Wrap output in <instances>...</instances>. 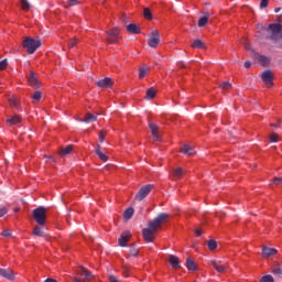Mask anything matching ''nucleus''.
<instances>
[{"label":"nucleus","instance_id":"ea45409f","mask_svg":"<svg viewBox=\"0 0 282 282\" xmlns=\"http://www.w3.org/2000/svg\"><path fill=\"white\" fill-rule=\"evenodd\" d=\"M78 43H79L78 39H76V37L70 39V40L68 41V47H69V50H72V47H76V45H78Z\"/></svg>","mask_w":282,"mask_h":282},{"label":"nucleus","instance_id":"9d476101","mask_svg":"<svg viewBox=\"0 0 282 282\" xmlns=\"http://www.w3.org/2000/svg\"><path fill=\"white\" fill-rule=\"evenodd\" d=\"M28 83L30 87H33V89H40L41 83L36 78V75L33 73V70L30 72V75L28 76Z\"/></svg>","mask_w":282,"mask_h":282},{"label":"nucleus","instance_id":"f704fd0d","mask_svg":"<svg viewBox=\"0 0 282 282\" xmlns=\"http://www.w3.org/2000/svg\"><path fill=\"white\" fill-rule=\"evenodd\" d=\"M33 235H35V237H45V232H43L39 226L33 228Z\"/></svg>","mask_w":282,"mask_h":282},{"label":"nucleus","instance_id":"49530a36","mask_svg":"<svg viewBox=\"0 0 282 282\" xmlns=\"http://www.w3.org/2000/svg\"><path fill=\"white\" fill-rule=\"evenodd\" d=\"M269 139H270V142H279V134L273 132L269 135Z\"/></svg>","mask_w":282,"mask_h":282},{"label":"nucleus","instance_id":"b1692460","mask_svg":"<svg viewBox=\"0 0 282 282\" xmlns=\"http://www.w3.org/2000/svg\"><path fill=\"white\" fill-rule=\"evenodd\" d=\"M181 153H183L184 155H195V150L191 148V145L185 144L182 147Z\"/></svg>","mask_w":282,"mask_h":282},{"label":"nucleus","instance_id":"393cba45","mask_svg":"<svg viewBox=\"0 0 282 282\" xmlns=\"http://www.w3.org/2000/svg\"><path fill=\"white\" fill-rule=\"evenodd\" d=\"M41 98H43V93H41V90L34 91L31 96V100L34 105H36V102H41Z\"/></svg>","mask_w":282,"mask_h":282},{"label":"nucleus","instance_id":"2eb2a0df","mask_svg":"<svg viewBox=\"0 0 282 282\" xmlns=\"http://www.w3.org/2000/svg\"><path fill=\"white\" fill-rule=\"evenodd\" d=\"M254 61L257 63H260L263 67H268L270 65V57L261 55V54H254Z\"/></svg>","mask_w":282,"mask_h":282},{"label":"nucleus","instance_id":"a878e982","mask_svg":"<svg viewBox=\"0 0 282 282\" xmlns=\"http://www.w3.org/2000/svg\"><path fill=\"white\" fill-rule=\"evenodd\" d=\"M96 120H98V117L95 116L91 112L86 113L85 119L83 120V122H86L87 124H89V122H96Z\"/></svg>","mask_w":282,"mask_h":282},{"label":"nucleus","instance_id":"473e14b6","mask_svg":"<svg viewBox=\"0 0 282 282\" xmlns=\"http://www.w3.org/2000/svg\"><path fill=\"white\" fill-rule=\"evenodd\" d=\"M133 207H129L128 209H126L123 213L124 219H131L133 217Z\"/></svg>","mask_w":282,"mask_h":282},{"label":"nucleus","instance_id":"aec40b11","mask_svg":"<svg viewBox=\"0 0 282 282\" xmlns=\"http://www.w3.org/2000/svg\"><path fill=\"white\" fill-rule=\"evenodd\" d=\"M100 149H101V147L97 145V148L95 149L96 155H98V158H99V160H101V162H108L109 156L107 154L102 153V151Z\"/></svg>","mask_w":282,"mask_h":282},{"label":"nucleus","instance_id":"dca6fc26","mask_svg":"<svg viewBox=\"0 0 282 282\" xmlns=\"http://www.w3.org/2000/svg\"><path fill=\"white\" fill-rule=\"evenodd\" d=\"M96 85L100 88H109L111 85H113V79L110 77H105L104 79L96 82Z\"/></svg>","mask_w":282,"mask_h":282},{"label":"nucleus","instance_id":"20e7f679","mask_svg":"<svg viewBox=\"0 0 282 282\" xmlns=\"http://www.w3.org/2000/svg\"><path fill=\"white\" fill-rule=\"evenodd\" d=\"M282 25L279 23H272L268 26L269 39L271 41H279L281 39Z\"/></svg>","mask_w":282,"mask_h":282},{"label":"nucleus","instance_id":"bb28decb","mask_svg":"<svg viewBox=\"0 0 282 282\" xmlns=\"http://www.w3.org/2000/svg\"><path fill=\"white\" fill-rule=\"evenodd\" d=\"M186 268H187V270L195 272V270H197V264L195 263V261L191 260V258H187L186 259Z\"/></svg>","mask_w":282,"mask_h":282},{"label":"nucleus","instance_id":"4468645a","mask_svg":"<svg viewBox=\"0 0 282 282\" xmlns=\"http://www.w3.org/2000/svg\"><path fill=\"white\" fill-rule=\"evenodd\" d=\"M210 265L216 270V272H219V274H224L226 270H228V267L226 264H221V261L214 260L210 262Z\"/></svg>","mask_w":282,"mask_h":282},{"label":"nucleus","instance_id":"6e6d98bb","mask_svg":"<svg viewBox=\"0 0 282 282\" xmlns=\"http://www.w3.org/2000/svg\"><path fill=\"white\" fill-rule=\"evenodd\" d=\"M251 65H252V64L250 63V61L245 62V67H246L247 69H250Z\"/></svg>","mask_w":282,"mask_h":282},{"label":"nucleus","instance_id":"13d9d810","mask_svg":"<svg viewBox=\"0 0 282 282\" xmlns=\"http://www.w3.org/2000/svg\"><path fill=\"white\" fill-rule=\"evenodd\" d=\"M74 281H75V282H85L84 280L78 279V278H74Z\"/></svg>","mask_w":282,"mask_h":282},{"label":"nucleus","instance_id":"603ef678","mask_svg":"<svg viewBox=\"0 0 282 282\" xmlns=\"http://www.w3.org/2000/svg\"><path fill=\"white\" fill-rule=\"evenodd\" d=\"M3 215H8V209L6 207H0V217H3Z\"/></svg>","mask_w":282,"mask_h":282},{"label":"nucleus","instance_id":"6e6552de","mask_svg":"<svg viewBox=\"0 0 282 282\" xmlns=\"http://www.w3.org/2000/svg\"><path fill=\"white\" fill-rule=\"evenodd\" d=\"M0 276L7 279V281H14L17 279V273L10 268L8 269H0Z\"/></svg>","mask_w":282,"mask_h":282},{"label":"nucleus","instance_id":"9b49d317","mask_svg":"<svg viewBox=\"0 0 282 282\" xmlns=\"http://www.w3.org/2000/svg\"><path fill=\"white\" fill-rule=\"evenodd\" d=\"M129 239H131V231H123L118 239V243L121 248H127V243H129Z\"/></svg>","mask_w":282,"mask_h":282},{"label":"nucleus","instance_id":"c85d7f7f","mask_svg":"<svg viewBox=\"0 0 282 282\" xmlns=\"http://www.w3.org/2000/svg\"><path fill=\"white\" fill-rule=\"evenodd\" d=\"M19 122H21V117H19L18 115H14V116H12L11 118H9L8 120H7V123L8 124H19Z\"/></svg>","mask_w":282,"mask_h":282},{"label":"nucleus","instance_id":"052dcab7","mask_svg":"<svg viewBox=\"0 0 282 282\" xmlns=\"http://www.w3.org/2000/svg\"><path fill=\"white\" fill-rule=\"evenodd\" d=\"M246 50H250V46L248 44H245Z\"/></svg>","mask_w":282,"mask_h":282},{"label":"nucleus","instance_id":"5701e85b","mask_svg":"<svg viewBox=\"0 0 282 282\" xmlns=\"http://www.w3.org/2000/svg\"><path fill=\"white\" fill-rule=\"evenodd\" d=\"M272 274L274 276H282V262H278L272 267Z\"/></svg>","mask_w":282,"mask_h":282},{"label":"nucleus","instance_id":"864d4df0","mask_svg":"<svg viewBox=\"0 0 282 282\" xmlns=\"http://www.w3.org/2000/svg\"><path fill=\"white\" fill-rule=\"evenodd\" d=\"M272 184H282V176L281 177H274L272 181Z\"/></svg>","mask_w":282,"mask_h":282},{"label":"nucleus","instance_id":"ddd939ff","mask_svg":"<svg viewBox=\"0 0 282 282\" xmlns=\"http://www.w3.org/2000/svg\"><path fill=\"white\" fill-rule=\"evenodd\" d=\"M149 129L152 133L153 140H155V142H160V140H161V138H160V128H158V124L149 123Z\"/></svg>","mask_w":282,"mask_h":282},{"label":"nucleus","instance_id":"0eeeda50","mask_svg":"<svg viewBox=\"0 0 282 282\" xmlns=\"http://www.w3.org/2000/svg\"><path fill=\"white\" fill-rule=\"evenodd\" d=\"M149 36L148 45L150 47H158V45H160V32L153 31Z\"/></svg>","mask_w":282,"mask_h":282},{"label":"nucleus","instance_id":"423d86ee","mask_svg":"<svg viewBox=\"0 0 282 282\" xmlns=\"http://www.w3.org/2000/svg\"><path fill=\"white\" fill-rule=\"evenodd\" d=\"M153 188H154L153 184L143 185L139 189L138 194L135 195L137 202H142L149 195V193H151V191H153Z\"/></svg>","mask_w":282,"mask_h":282},{"label":"nucleus","instance_id":"412c9836","mask_svg":"<svg viewBox=\"0 0 282 282\" xmlns=\"http://www.w3.org/2000/svg\"><path fill=\"white\" fill-rule=\"evenodd\" d=\"M169 263L171 264L172 268H180V258H177L176 256L170 254L169 256Z\"/></svg>","mask_w":282,"mask_h":282},{"label":"nucleus","instance_id":"a18cd8bd","mask_svg":"<svg viewBox=\"0 0 282 282\" xmlns=\"http://www.w3.org/2000/svg\"><path fill=\"white\" fill-rule=\"evenodd\" d=\"M220 89H225L228 90L230 89V87H232V84H230L229 82H224L223 84H220Z\"/></svg>","mask_w":282,"mask_h":282},{"label":"nucleus","instance_id":"72a5a7b5","mask_svg":"<svg viewBox=\"0 0 282 282\" xmlns=\"http://www.w3.org/2000/svg\"><path fill=\"white\" fill-rule=\"evenodd\" d=\"M149 74V66H143L139 69V78H144Z\"/></svg>","mask_w":282,"mask_h":282},{"label":"nucleus","instance_id":"c9c22d12","mask_svg":"<svg viewBox=\"0 0 282 282\" xmlns=\"http://www.w3.org/2000/svg\"><path fill=\"white\" fill-rule=\"evenodd\" d=\"M143 15L144 19H148V21H151V19H153V13H151V9L149 8L143 9Z\"/></svg>","mask_w":282,"mask_h":282},{"label":"nucleus","instance_id":"f03ea898","mask_svg":"<svg viewBox=\"0 0 282 282\" xmlns=\"http://www.w3.org/2000/svg\"><path fill=\"white\" fill-rule=\"evenodd\" d=\"M167 218H169V214L166 213L159 214V217L154 218L152 221L149 223V228L152 229L154 232H158L162 224H164Z\"/></svg>","mask_w":282,"mask_h":282},{"label":"nucleus","instance_id":"4c0bfd02","mask_svg":"<svg viewBox=\"0 0 282 282\" xmlns=\"http://www.w3.org/2000/svg\"><path fill=\"white\" fill-rule=\"evenodd\" d=\"M21 8L22 10L28 11L30 8H32V4H30L28 0H21Z\"/></svg>","mask_w":282,"mask_h":282},{"label":"nucleus","instance_id":"3c124183","mask_svg":"<svg viewBox=\"0 0 282 282\" xmlns=\"http://www.w3.org/2000/svg\"><path fill=\"white\" fill-rule=\"evenodd\" d=\"M108 281L109 282H120V279L116 275H109L108 276Z\"/></svg>","mask_w":282,"mask_h":282},{"label":"nucleus","instance_id":"f257e3e1","mask_svg":"<svg viewBox=\"0 0 282 282\" xmlns=\"http://www.w3.org/2000/svg\"><path fill=\"white\" fill-rule=\"evenodd\" d=\"M22 45L23 47H25L28 54H34V52H36V48L41 47V40L25 37Z\"/></svg>","mask_w":282,"mask_h":282},{"label":"nucleus","instance_id":"a211bd4d","mask_svg":"<svg viewBox=\"0 0 282 282\" xmlns=\"http://www.w3.org/2000/svg\"><path fill=\"white\" fill-rule=\"evenodd\" d=\"M274 254H276V249L269 248V247H262L263 259H268V257H274Z\"/></svg>","mask_w":282,"mask_h":282},{"label":"nucleus","instance_id":"5fc2aeb1","mask_svg":"<svg viewBox=\"0 0 282 282\" xmlns=\"http://www.w3.org/2000/svg\"><path fill=\"white\" fill-rule=\"evenodd\" d=\"M121 21H122V23H129V18L126 14H123L121 17Z\"/></svg>","mask_w":282,"mask_h":282},{"label":"nucleus","instance_id":"6ab92c4d","mask_svg":"<svg viewBox=\"0 0 282 282\" xmlns=\"http://www.w3.org/2000/svg\"><path fill=\"white\" fill-rule=\"evenodd\" d=\"M126 30L130 34H140V26H138V24H135V23L128 24L126 26Z\"/></svg>","mask_w":282,"mask_h":282},{"label":"nucleus","instance_id":"e433bc0d","mask_svg":"<svg viewBox=\"0 0 282 282\" xmlns=\"http://www.w3.org/2000/svg\"><path fill=\"white\" fill-rule=\"evenodd\" d=\"M174 177H182L184 175V169L182 167H176L173 171Z\"/></svg>","mask_w":282,"mask_h":282},{"label":"nucleus","instance_id":"de8ad7c7","mask_svg":"<svg viewBox=\"0 0 282 282\" xmlns=\"http://www.w3.org/2000/svg\"><path fill=\"white\" fill-rule=\"evenodd\" d=\"M6 67H8V59L4 58L0 62V72H3V69H6Z\"/></svg>","mask_w":282,"mask_h":282},{"label":"nucleus","instance_id":"7c9ffc66","mask_svg":"<svg viewBox=\"0 0 282 282\" xmlns=\"http://www.w3.org/2000/svg\"><path fill=\"white\" fill-rule=\"evenodd\" d=\"M79 274H82V276H85V279H91V276H94L91 272H89V270L85 269V267H82L79 269Z\"/></svg>","mask_w":282,"mask_h":282},{"label":"nucleus","instance_id":"58836bf2","mask_svg":"<svg viewBox=\"0 0 282 282\" xmlns=\"http://www.w3.org/2000/svg\"><path fill=\"white\" fill-rule=\"evenodd\" d=\"M9 102L11 107H15V109H19V101L17 100V97L12 96L9 98Z\"/></svg>","mask_w":282,"mask_h":282},{"label":"nucleus","instance_id":"bf43d9fd","mask_svg":"<svg viewBox=\"0 0 282 282\" xmlns=\"http://www.w3.org/2000/svg\"><path fill=\"white\" fill-rule=\"evenodd\" d=\"M274 12H275V13L281 12V8H275V9H274Z\"/></svg>","mask_w":282,"mask_h":282},{"label":"nucleus","instance_id":"c756f323","mask_svg":"<svg viewBox=\"0 0 282 282\" xmlns=\"http://www.w3.org/2000/svg\"><path fill=\"white\" fill-rule=\"evenodd\" d=\"M192 47H196L197 50H204L206 44L202 40H195L192 44Z\"/></svg>","mask_w":282,"mask_h":282},{"label":"nucleus","instance_id":"4be33fe9","mask_svg":"<svg viewBox=\"0 0 282 282\" xmlns=\"http://www.w3.org/2000/svg\"><path fill=\"white\" fill-rule=\"evenodd\" d=\"M156 95L158 90H155V88L153 87H150L145 91V100H153V98H155Z\"/></svg>","mask_w":282,"mask_h":282},{"label":"nucleus","instance_id":"f3484780","mask_svg":"<svg viewBox=\"0 0 282 282\" xmlns=\"http://www.w3.org/2000/svg\"><path fill=\"white\" fill-rule=\"evenodd\" d=\"M208 19H210V12L206 11L198 20V28H206L208 25Z\"/></svg>","mask_w":282,"mask_h":282},{"label":"nucleus","instance_id":"39448f33","mask_svg":"<svg viewBox=\"0 0 282 282\" xmlns=\"http://www.w3.org/2000/svg\"><path fill=\"white\" fill-rule=\"evenodd\" d=\"M107 36H109L106 41L111 45L118 43V39H120V28H112L110 31H106Z\"/></svg>","mask_w":282,"mask_h":282},{"label":"nucleus","instance_id":"8fccbe9b","mask_svg":"<svg viewBox=\"0 0 282 282\" xmlns=\"http://www.w3.org/2000/svg\"><path fill=\"white\" fill-rule=\"evenodd\" d=\"M269 0H261L260 2V9L264 10V8H268Z\"/></svg>","mask_w":282,"mask_h":282},{"label":"nucleus","instance_id":"09e8293b","mask_svg":"<svg viewBox=\"0 0 282 282\" xmlns=\"http://www.w3.org/2000/svg\"><path fill=\"white\" fill-rule=\"evenodd\" d=\"M1 235L2 237H12V231L10 229H3Z\"/></svg>","mask_w":282,"mask_h":282},{"label":"nucleus","instance_id":"a19ab883","mask_svg":"<svg viewBox=\"0 0 282 282\" xmlns=\"http://www.w3.org/2000/svg\"><path fill=\"white\" fill-rule=\"evenodd\" d=\"M260 282H274V278L271 274L263 275Z\"/></svg>","mask_w":282,"mask_h":282},{"label":"nucleus","instance_id":"7ed1b4c3","mask_svg":"<svg viewBox=\"0 0 282 282\" xmlns=\"http://www.w3.org/2000/svg\"><path fill=\"white\" fill-rule=\"evenodd\" d=\"M33 219L39 226H45L46 221V209L43 206H40L33 210Z\"/></svg>","mask_w":282,"mask_h":282},{"label":"nucleus","instance_id":"4d7b16f0","mask_svg":"<svg viewBox=\"0 0 282 282\" xmlns=\"http://www.w3.org/2000/svg\"><path fill=\"white\" fill-rule=\"evenodd\" d=\"M195 232H196V236H197V237H202V230L196 229V231H195Z\"/></svg>","mask_w":282,"mask_h":282},{"label":"nucleus","instance_id":"1a4fd4ad","mask_svg":"<svg viewBox=\"0 0 282 282\" xmlns=\"http://www.w3.org/2000/svg\"><path fill=\"white\" fill-rule=\"evenodd\" d=\"M155 232H156V231H153V229H150V227L143 229V230H142L143 239H144L148 243H153V240L155 239Z\"/></svg>","mask_w":282,"mask_h":282},{"label":"nucleus","instance_id":"f8f14e48","mask_svg":"<svg viewBox=\"0 0 282 282\" xmlns=\"http://www.w3.org/2000/svg\"><path fill=\"white\" fill-rule=\"evenodd\" d=\"M261 79L268 85V87H272V80H274V77H272V70H264L262 73Z\"/></svg>","mask_w":282,"mask_h":282},{"label":"nucleus","instance_id":"c03bdc74","mask_svg":"<svg viewBox=\"0 0 282 282\" xmlns=\"http://www.w3.org/2000/svg\"><path fill=\"white\" fill-rule=\"evenodd\" d=\"M106 135H107V130H106V129H104V130H101V131L99 132V142H100V143H104V142H105Z\"/></svg>","mask_w":282,"mask_h":282},{"label":"nucleus","instance_id":"2f4dec72","mask_svg":"<svg viewBox=\"0 0 282 282\" xmlns=\"http://www.w3.org/2000/svg\"><path fill=\"white\" fill-rule=\"evenodd\" d=\"M78 3H80L78 0H67L63 6L67 10L69 8H74V6H78Z\"/></svg>","mask_w":282,"mask_h":282},{"label":"nucleus","instance_id":"37998d69","mask_svg":"<svg viewBox=\"0 0 282 282\" xmlns=\"http://www.w3.org/2000/svg\"><path fill=\"white\" fill-rule=\"evenodd\" d=\"M140 252V249H138V247H135V246H132L131 248H130V254H131V257H138V253Z\"/></svg>","mask_w":282,"mask_h":282},{"label":"nucleus","instance_id":"79ce46f5","mask_svg":"<svg viewBox=\"0 0 282 282\" xmlns=\"http://www.w3.org/2000/svg\"><path fill=\"white\" fill-rule=\"evenodd\" d=\"M207 246L209 250H217V241L215 240H208Z\"/></svg>","mask_w":282,"mask_h":282},{"label":"nucleus","instance_id":"cd10ccee","mask_svg":"<svg viewBox=\"0 0 282 282\" xmlns=\"http://www.w3.org/2000/svg\"><path fill=\"white\" fill-rule=\"evenodd\" d=\"M72 151H74V147L73 145H67L66 148H63L59 151V155H62V158H65V155H69V153H72Z\"/></svg>","mask_w":282,"mask_h":282},{"label":"nucleus","instance_id":"680f3d73","mask_svg":"<svg viewBox=\"0 0 282 282\" xmlns=\"http://www.w3.org/2000/svg\"><path fill=\"white\" fill-rule=\"evenodd\" d=\"M271 127H276V124H274V123H271Z\"/></svg>","mask_w":282,"mask_h":282}]
</instances>
